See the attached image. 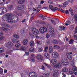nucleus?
<instances>
[{
    "label": "nucleus",
    "mask_w": 77,
    "mask_h": 77,
    "mask_svg": "<svg viewBox=\"0 0 77 77\" xmlns=\"http://www.w3.org/2000/svg\"><path fill=\"white\" fill-rule=\"evenodd\" d=\"M12 14L8 13L7 14L5 15H4L2 18V20L4 21H8L9 23H13V20H12L13 18L11 17Z\"/></svg>",
    "instance_id": "1"
},
{
    "label": "nucleus",
    "mask_w": 77,
    "mask_h": 77,
    "mask_svg": "<svg viewBox=\"0 0 77 77\" xmlns=\"http://www.w3.org/2000/svg\"><path fill=\"white\" fill-rule=\"evenodd\" d=\"M61 64L64 66H66L69 64V62L66 59H62L61 60Z\"/></svg>",
    "instance_id": "2"
},
{
    "label": "nucleus",
    "mask_w": 77,
    "mask_h": 77,
    "mask_svg": "<svg viewBox=\"0 0 77 77\" xmlns=\"http://www.w3.org/2000/svg\"><path fill=\"white\" fill-rule=\"evenodd\" d=\"M48 29L47 28L45 27H42L40 28L39 31L40 33H44L47 32Z\"/></svg>",
    "instance_id": "3"
},
{
    "label": "nucleus",
    "mask_w": 77,
    "mask_h": 77,
    "mask_svg": "<svg viewBox=\"0 0 77 77\" xmlns=\"http://www.w3.org/2000/svg\"><path fill=\"white\" fill-rule=\"evenodd\" d=\"M7 11V10L5 8H0V14H3L6 13Z\"/></svg>",
    "instance_id": "4"
},
{
    "label": "nucleus",
    "mask_w": 77,
    "mask_h": 77,
    "mask_svg": "<svg viewBox=\"0 0 77 77\" xmlns=\"http://www.w3.org/2000/svg\"><path fill=\"white\" fill-rule=\"evenodd\" d=\"M35 57V55L33 54H31L30 57H29L28 59L31 60L32 62H34L35 61V59L34 58Z\"/></svg>",
    "instance_id": "5"
},
{
    "label": "nucleus",
    "mask_w": 77,
    "mask_h": 77,
    "mask_svg": "<svg viewBox=\"0 0 77 77\" xmlns=\"http://www.w3.org/2000/svg\"><path fill=\"white\" fill-rule=\"evenodd\" d=\"M32 33L34 35H37L39 33V31L38 29H37L35 28H32Z\"/></svg>",
    "instance_id": "6"
},
{
    "label": "nucleus",
    "mask_w": 77,
    "mask_h": 77,
    "mask_svg": "<svg viewBox=\"0 0 77 77\" xmlns=\"http://www.w3.org/2000/svg\"><path fill=\"white\" fill-rule=\"evenodd\" d=\"M49 33L51 36H53L54 35V32L53 28H51L49 29Z\"/></svg>",
    "instance_id": "7"
},
{
    "label": "nucleus",
    "mask_w": 77,
    "mask_h": 77,
    "mask_svg": "<svg viewBox=\"0 0 77 77\" xmlns=\"http://www.w3.org/2000/svg\"><path fill=\"white\" fill-rule=\"evenodd\" d=\"M11 45H13V43H12L11 41H9L8 43H6L5 45V46L7 48L8 47H10Z\"/></svg>",
    "instance_id": "8"
},
{
    "label": "nucleus",
    "mask_w": 77,
    "mask_h": 77,
    "mask_svg": "<svg viewBox=\"0 0 77 77\" xmlns=\"http://www.w3.org/2000/svg\"><path fill=\"white\" fill-rule=\"evenodd\" d=\"M70 54H72V52H69L66 53V56L69 60H71L72 59V56Z\"/></svg>",
    "instance_id": "9"
},
{
    "label": "nucleus",
    "mask_w": 77,
    "mask_h": 77,
    "mask_svg": "<svg viewBox=\"0 0 77 77\" xmlns=\"http://www.w3.org/2000/svg\"><path fill=\"white\" fill-rule=\"evenodd\" d=\"M53 67L57 68H60L62 67V64L60 62L58 63L55 65H54Z\"/></svg>",
    "instance_id": "10"
},
{
    "label": "nucleus",
    "mask_w": 77,
    "mask_h": 77,
    "mask_svg": "<svg viewBox=\"0 0 77 77\" xmlns=\"http://www.w3.org/2000/svg\"><path fill=\"white\" fill-rule=\"evenodd\" d=\"M29 76L30 77H36L37 75L35 72H31L29 73Z\"/></svg>",
    "instance_id": "11"
},
{
    "label": "nucleus",
    "mask_w": 77,
    "mask_h": 77,
    "mask_svg": "<svg viewBox=\"0 0 77 77\" xmlns=\"http://www.w3.org/2000/svg\"><path fill=\"white\" fill-rule=\"evenodd\" d=\"M37 59L38 60H43L44 58L43 56L41 55H38L36 57Z\"/></svg>",
    "instance_id": "12"
},
{
    "label": "nucleus",
    "mask_w": 77,
    "mask_h": 77,
    "mask_svg": "<svg viewBox=\"0 0 77 77\" xmlns=\"http://www.w3.org/2000/svg\"><path fill=\"white\" fill-rule=\"evenodd\" d=\"M52 56L54 58H57L59 56V55L56 52H54L52 53Z\"/></svg>",
    "instance_id": "13"
},
{
    "label": "nucleus",
    "mask_w": 77,
    "mask_h": 77,
    "mask_svg": "<svg viewBox=\"0 0 77 77\" xmlns=\"http://www.w3.org/2000/svg\"><path fill=\"white\" fill-rule=\"evenodd\" d=\"M51 63L53 65H55L57 63V60L56 59H53L51 60Z\"/></svg>",
    "instance_id": "14"
},
{
    "label": "nucleus",
    "mask_w": 77,
    "mask_h": 77,
    "mask_svg": "<svg viewBox=\"0 0 77 77\" xmlns=\"http://www.w3.org/2000/svg\"><path fill=\"white\" fill-rule=\"evenodd\" d=\"M72 69L73 71H76V72L74 73V74L77 75V68L76 66H73L72 67Z\"/></svg>",
    "instance_id": "15"
},
{
    "label": "nucleus",
    "mask_w": 77,
    "mask_h": 77,
    "mask_svg": "<svg viewBox=\"0 0 77 77\" xmlns=\"http://www.w3.org/2000/svg\"><path fill=\"white\" fill-rule=\"evenodd\" d=\"M58 71L57 70H55L53 73L52 74L54 77H57V73Z\"/></svg>",
    "instance_id": "16"
},
{
    "label": "nucleus",
    "mask_w": 77,
    "mask_h": 77,
    "mask_svg": "<svg viewBox=\"0 0 77 77\" xmlns=\"http://www.w3.org/2000/svg\"><path fill=\"white\" fill-rule=\"evenodd\" d=\"M28 42V40L27 39H25L23 40V45H27Z\"/></svg>",
    "instance_id": "17"
},
{
    "label": "nucleus",
    "mask_w": 77,
    "mask_h": 77,
    "mask_svg": "<svg viewBox=\"0 0 77 77\" xmlns=\"http://www.w3.org/2000/svg\"><path fill=\"white\" fill-rule=\"evenodd\" d=\"M24 8V6L23 5H19L17 6V9H19V10H22V9H23Z\"/></svg>",
    "instance_id": "18"
},
{
    "label": "nucleus",
    "mask_w": 77,
    "mask_h": 77,
    "mask_svg": "<svg viewBox=\"0 0 77 77\" xmlns=\"http://www.w3.org/2000/svg\"><path fill=\"white\" fill-rule=\"evenodd\" d=\"M39 16L40 17H42V20H44V18H45V19H47L48 18V17L47 16H44V15H39Z\"/></svg>",
    "instance_id": "19"
},
{
    "label": "nucleus",
    "mask_w": 77,
    "mask_h": 77,
    "mask_svg": "<svg viewBox=\"0 0 77 77\" xmlns=\"http://www.w3.org/2000/svg\"><path fill=\"white\" fill-rule=\"evenodd\" d=\"M12 42L13 43H14V44H16V43H18L19 42V40H17L16 39H13L12 40Z\"/></svg>",
    "instance_id": "20"
},
{
    "label": "nucleus",
    "mask_w": 77,
    "mask_h": 77,
    "mask_svg": "<svg viewBox=\"0 0 77 77\" xmlns=\"http://www.w3.org/2000/svg\"><path fill=\"white\" fill-rule=\"evenodd\" d=\"M43 75H50V73H48V72L45 71L44 72H43Z\"/></svg>",
    "instance_id": "21"
},
{
    "label": "nucleus",
    "mask_w": 77,
    "mask_h": 77,
    "mask_svg": "<svg viewBox=\"0 0 77 77\" xmlns=\"http://www.w3.org/2000/svg\"><path fill=\"white\" fill-rule=\"evenodd\" d=\"M53 51V48H52V46H50L49 47V53H51Z\"/></svg>",
    "instance_id": "22"
},
{
    "label": "nucleus",
    "mask_w": 77,
    "mask_h": 77,
    "mask_svg": "<svg viewBox=\"0 0 77 77\" xmlns=\"http://www.w3.org/2000/svg\"><path fill=\"white\" fill-rule=\"evenodd\" d=\"M29 45L30 46H33L35 45V42L32 40L29 42Z\"/></svg>",
    "instance_id": "23"
},
{
    "label": "nucleus",
    "mask_w": 77,
    "mask_h": 77,
    "mask_svg": "<svg viewBox=\"0 0 77 77\" xmlns=\"http://www.w3.org/2000/svg\"><path fill=\"white\" fill-rule=\"evenodd\" d=\"M44 56L46 58H49V57H50L49 54L47 53H46L44 54Z\"/></svg>",
    "instance_id": "24"
},
{
    "label": "nucleus",
    "mask_w": 77,
    "mask_h": 77,
    "mask_svg": "<svg viewBox=\"0 0 77 77\" xmlns=\"http://www.w3.org/2000/svg\"><path fill=\"white\" fill-rule=\"evenodd\" d=\"M62 71L65 72H67L68 71V69L66 68H63L62 69Z\"/></svg>",
    "instance_id": "25"
},
{
    "label": "nucleus",
    "mask_w": 77,
    "mask_h": 77,
    "mask_svg": "<svg viewBox=\"0 0 77 77\" xmlns=\"http://www.w3.org/2000/svg\"><path fill=\"white\" fill-rule=\"evenodd\" d=\"M70 24H71V22L70 21L67 20L66 22L65 25L67 26H68V25H69Z\"/></svg>",
    "instance_id": "26"
},
{
    "label": "nucleus",
    "mask_w": 77,
    "mask_h": 77,
    "mask_svg": "<svg viewBox=\"0 0 77 77\" xmlns=\"http://www.w3.org/2000/svg\"><path fill=\"white\" fill-rule=\"evenodd\" d=\"M24 2V0H20L18 2V4H23Z\"/></svg>",
    "instance_id": "27"
},
{
    "label": "nucleus",
    "mask_w": 77,
    "mask_h": 77,
    "mask_svg": "<svg viewBox=\"0 0 77 77\" xmlns=\"http://www.w3.org/2000/svg\"><path fill=\"white\" fill-rule=\"evenodd\" d=\"M29 51L31 53H32L35 51V49L33 48H31L29 49Z\"/></svg>",
    "instance_id": "28"
},
{
    "label": "nucleus",
    "mask_w": 77,
    "mask_h": 77,
    "mask_svg": "<svg viewBox=\"0 0 77 77\" xmlns=\"http://www.w3.org/2000/svg\"><path fill=\"white\" fill-rule=\"evenodd\" d=\"M43 63L46 66H47V67L49 69H51L50 68H51V66H50V65L48 64H46L45 63Z\"/></svg>",
    "instance_id": "29"
},
{
    "label": "nucleus",
    "mask_w": 77,
    "mask_h": 77,
    "mask_svg": "<svg viewBox=\"0 0 77 77\" xmlns=\"http://www.w3.org/2000/svg\"><path fill=\"white\" fill-rule=\"evenodd\" d=\"M68 5V2H64L63 4V8H65L66 7V5Z\"/></svg>",
    "instance_id": "30"
},
{
    "label": "nucleus",
    "mask_w": 77,
    "mask_h": 77,
    "mask_svg": "<svg viewBox=\"0 0 77 77\" xmlns=\"http://www.w3.org/2000/svg\"><path fill=\"white\" fill-rule=\"evenodd\" d=\"M15 46L16 47H17V48H19V47H21V44H20V43H18V44L16 45Z\"/></svg>",
    "instance_id": "31"
},
{
    "label": "nucleus",
    "mask_w": 77,
    "mask_h": 77,
    "mask_svg": "<svg viewBox=\"0 0 77 77\" xmlns=\"http://www.w3.org/2000/svg\"><path fill=\"white\" fill-rule=\"evenodd\" d=\"M42 50H43V49L42 47H40L38 48V51L39 52H41Z\"/></svg>",
    "instance_id": "32"
},
{
    "label": "nucleus",
    "mask_w": 77,
    "mask_h": 77,
    "mask_svg": "<svg viewBox=\"0 0 77 77\" xmlns=\"http://www.w3.org/2000/svg\"><path fill=\"white\" fill-rule=\"evenodd\" d=\"M69 11H70L71 15H73L74 14H73V10L72 9L70 8L69 9Z\"/></svg>",
    "instance_id": "33"
},
{
    "label": "nucleus",
    "mask_w": 77,
    "mask_h": 77,
    "mask_svg": "<svg viewBox=\"0 0 77 77\" xmlns=\"http://www.w3.org/2000/svg\"><path fill=\"white\" fill-rule=\"evenodd\" d=\"M13 37L14 38H19V36H18V35H17V34H14L13 35Z\"/></svg>",
    "instance_id": "34"
},
{
    "label": "nucleus",
    "mask_w": 77,
    "mask_h": 77,
    "mask_svg": "<svg viewBox=\"0 0 77 77\" xmlns=\"http://www.w3.org/2000/svg\"><path fill=\"white\" fill-rule=\"evenodd\" d=\"M53 42L54 44H58V42L57 40H56L55 39H54V40L53 41Z\"/></svg>",
    "instance_id": "35"
},
{
    "label": "nucleus",
    "mask_w": 77,
    "mask_h": 77,
    "mask_svg": "<svg viewBox=\"0 0 77 77\" xmlns=\"http://www.w3.org/2000/svg\"><path fill=\"white\" fill-rule=\"evenodd\" d=\"M7 8L10 9H12L13 8V5H8L7 6Z\"/></svg>",
    "instance_id": "36"
},
{
    "label": "nucleus",
    "mask_w": 77,
    "mask_h": 77,
    "mask_svg": "<svg viewBox=\"0 0 77 77\" xmlns=\"http://www.w3.org/2000/svg\"><path fill=\"white\" fill-rule=\"evenodd\" d=\"M54 49H59L60 47L56 45H55L54 47Z\"/></svg>",
    "instance_id": "37"
},
{
    "label": "nucleus",
    "mask_w": 77,
    "mask_h": 77,
    "mask_svg": "<svg viewBox=\"0 0 77 77\" xmlns=\"http://www.w3.org/2000/svg\"><path fill=\"white\" fill-rule=\"evenodd\" d=\"M4 49L2 48H0V53H2L3 52H4Z\"/></svg>",
    "instance_id": "38"
},
{
    "label": "nucleus",
    "mask_w": 77,
    "mask_h": 77,
    "mask_svg": "<svg viewBox=\"0 0 77 77\" xmlns=\"http://www.w3.org/2000/svg\"><path fill=\"white\" fill-rule=\"evenodd\" d=\"M26 49V48L25 47L23 46V47H21L20 48V49L21 50H22V51H25Z\"/></svg>",
    "instance_id": "39"
},
{
    "label": "nucleus",
    "mask_w": 77,
    "mask_h": 77,
    "mask_svg": "<svg viewBox=\"0 0 77 77\" xmlns=\"http://www.w3.org/2000/svg\"><path fill=\"white\" fill-rule=\"evenodd\" d=\"M71 65L72 67L74 66H75V63L74 62H72L71 63Z\"/></svg>",
    "instance_id": "40"
},
{
    "label": "nucleus",
    "mask_w": 77,
    "mask_h": 77,
    "mask_svg": "<svg viewBox=\"0 0 77 77\" xmlns=\"http://www.w3.org/2000/svg\"><path fill=\"white\" fill-rule=\"evenodd\" d=\"M3 70L1 68H0V74H3Z\"/></svg>",
    "instance_id": "41"
},
{
    "label": "nucleus",
    "mask_w": 77,
    "mask_h": 77,
    "mask_svg": "<svg viewBox=\"0 0 77 77\" xmlns=\"http://www.w3.org/2000/svg\"><path fill=\"white\" fill-rule=\"evenodd\" d=\"M69 72L70 74H74V72H73V71H72V70L71 69H70L69 70Z\"/></svg>",
    "instance_id": "42"
},
{
    "label": "nucleus",
    "mask_w": 77,
    "mask_h": 77,
    "mask_svg": "<svg viewBox=\"0 0 77 77\" xmlns=\"http://www.w3.org/2000/svg\"><path fill=\"white\" fill-rule=\"evenodd\" d=\"M5 39V37L3 36L0 37V41H2V40H3Z\"/></svg>",
    "instance_id": "43"
},
{
    "label": "nucleus",
    "mask_w": 77,
    "mask_h": 77,
    "mask_svg": "<svg viewBox=\"0 0 77 77\" xmlns=\"http://www.w3.org/2000/svg\"><path fill=\"white\" fill-rule=\"evenodd\" d=\"M50 35H50V33H48L46 35V38H49Z\"/></svg>",
    "instance_id": "44"
},
{
    "label": "nucleus",
    "mask_w": 77,
    "mask_h": 77,
    "mask_svg": "<svg viewBox=\"0 0 77 77\" xmlns=\"http://www.w3.org/2000/svg\"><path fill=\"white\" fill-rule=\"evenodd\" d=\"M73 41H74L72 39H71L69 42V44H72V43H73Z\"/></svg>",
    "instance_id": "45"
},
{
    "label": "nucleus",
    "mask_w": 77,
    "mask_h": 77,
    "mask_svg": "<svg viewBox=\"0 0 77 77\" xmlns=\"http://www.w3.org/2000/svg\"><path fill=\"white\" fill-rule=\"evenodd\" d=\"M48 47H46L45 49V52H47V51H48Z\"/></svg>",
    "instance_id": "46"
},
{
    "label": "nucleus",
    "mask_w": 77,
    "mask_h": 77,
    "mask_svg": "<svg viewBox=\"0 0 77 77\" xmlns=\"http://www.w3.org/2000/svg\"><path fill=\"white\" fill-rule=\"evenodd\" d=\"M74 19L75 20L77 21V15L75 14L74 17Z\"/></svg>",
    "instance_id": "47"
},
{
    "label": "nucleus",
    "mask_w": 77,
    "mask_h": 77,
    "mask_svg": "<svg viewBox=\"0 0 77 77\" xmlns=\"http://www.w3.org/2000/svg\"><path fill=\"white\" fill-rule=\"evenodd\" d=\"M53 6L52 5H49V9H53Z\"/></svg>",
    "instance_id": "48"
},
{
    "label": "nucleus",
    "mask_w": 77,
    "mask_h": 77,
    "mask_svg": "<svg viewBox=\"0 0 77 77\" xmlns=\"http://www.w3.org/2000/svg\"><path fill=\"white\" fill-rule=\"evenodd\" d=\"M6 0H0V3H3Z\"/></svg>",
    "instance_id": "49"
},
{
    "label": "nucleus",
    "mask_w": 77,
    "mask_h": 77,
    "mask_svg": "<svg viewBox=\"0 0 77 77\" xmlns=\"http://www.w3.org/2000/svg\"><path fill=\"white\" fill-rule=\"evenodd\" d=\"M41 69H42V70H45V67H44V66L42 65L41 66Z\"/></svg>",
    "instance_id": "50"
},
{
    "label": "nucleus",
    "mask_w": 77,
    "mask_h": 77,
    "mask_svg": "<svg viewBox=\"0 0 77 77\" xmlns=\"http://www.w3.org/2000/svg\"><path fill=\"white\" fill-rule=\"evenodd\" d=\"M23 32L22 33L21 32V34L22 35H26V32L24 31H23Z\"/></svg>",
    "instance_id": "51"
},
{
    "label": "nucleus",
    "mask_w": 77,
    "mask_h": 77,
    "mask_svg": "<svg viewBox=\"0 0 77 77\" xmlns=\"http://www.w3.org/2000/svg\"><path fill=\"white\" fill-rule=\"evenodd\" d=\"M73 38L75 40H76L77 41V36L76 35H75L74 36H73Z\"/></svg>",
    "instance_id": "52"
},
{
    "label": "nucleus",
    "mask_w": 77,
    "mask_h": 77,
    "mask_svg": "<svg viewBox=\"0 0 77 77\" xmlns=\"http://www.w3.org/2000/svg\"><path fill=\"white\" fill-rule=\"evenodd\" d=\"M46 43L48 44H49L50 43V41L49 40H47Z\"/></svg>",
    "instance_id": "53"
},
{
    "label": "nucleus",
    "mask_w": 77,
    "mask_h": 77,
    "mask_svg": "<svg viewBox=\"0 0 77 77\" xmlns=\"http://www.w3.org/2000/svg\"><path fill=\"white\" fill-rule=\"evenodd\" d=\"M52 23H53V24H54V25H55L56 24V22H54V20H52L51 21Z\"/></svg>",
    "instance_id": "54"
},
{
    "label": "nucleus",
    "mask_w": 77,
    "mask_h": 77,
    "mask_svg": "<svg viewBox=\"0 0 77 77\" xmlns=\"http://www.w3.org/2000/svg\"><path fill=\"white\" fill-rule=\"evenodd\" d=\"M65 13L66 14H69V11L68 10H66L65 11Z\"/></svg>",
    "instance_id": "55"
},
{
    "label": "nucleus",
    "mask_w": 77,
    "mask_h": 77,
    "mask_svg": "<svg viewBox=\"0 0 77 77\" xmlns=\"http://www.w3.org/2000/svg\"><path fill=\"white\" fill-rule=\"evenodd\" d=\"M3 35V32L2 31H0V36H2Z\"/></svg>",
    "instance_id": "56"
},
{
    "label": "nucleus",
    "mask_w": 77,
    "mask_h": 77,
    "mask_svg": "<svg viewBox=\"0 0 77 77\" xmlns=\"http://www.w3.org/2000/svg\"><path fill=\"white\" fill-rule=\"evenodd\" d=\"M25 54L26 55V56H28L29 54V52H25Z\"/></svg>",
    "instance_id": "57"
},
{
    "label": "nucleus",
    "mask_w": 77,
    "mask_h": 77,
    "mask_svg": "<svg viewBox=\"0 0 77 77\" xmlns=\"http://www.w3.org/2000/svg\"><path fill=\"white\" fill-rule=\"evenodd\" d=\"M35 42H36L37 44H39V42H38V40H35Z\"/></svg>",
    "instance_id": "58"
},
{
    "label": "nucleus",
    "mask_w": 77,
    "mask_h": 77,
    "mask_svg": "<svg viewBox=\"0 0 77 77\" xmlns=\"http://www.w3.org/2000/svg\"><path fill=\"white\" fill-rule=\"evenodd\" d=\"M48 3H50V4H52L53 3V2L51 1H49L48 2Z\"/></svg>",
    "instance_id": "59"
},
{
    "label": "nucleus",
    "mask_w": 77,
    "mask_h": 77,
    "mask_svg": "<svg viewBox=\"0 0 77 77\" xmlns=\"http://www.w3.org/2000/svg\"><path fill=\"white\" fill-rule=\"evenodd\" d=\"M4 26L6 27H9V25L8 24H5L4 25Z\"/></svg>",
    "instance_id": "60"
},
{
    "label": "nucleus",
    "mask_w": 77,
    "mask_h": 77,
    "mask_svg": "<svg viewBox=\"0 0 77 77\" xmlns=\"http://www.w3.org/2000/svg\"><path fill=\"white\" fill-rule=\"evenodd\" d=\"M68 1L69 2H70V3H72L73 2V0H68Z\"/></svg>",
    "instance_id": "61"
},
{
    "label": "nucleus",
    "mask_w": 77,
    "mask_h": 77,
    "mask_svg": "<svg viewBox=\"0 0 77 77\" xmlns=\"http://www.w3.org/2000/svg\"><path fill=\"white\" fill-rule=\"evenodd\" d=\"M8 72V71L6 69H5L4 70V73H7V72Z\"/></svg>",
    "instance_id": "62"
},
{
    "label": "nucleus",
    "mask_w": 77,
    "mask_h": 77,
    "mask_svg": "<svg viewBox=\"0 0 77 77\" xmlns=\"http://www.w3.org/2000/svg\"><path fill=\"white\" fill-rule=\"evenodd\" d=\"M36 38H37V39H39V38H41V37L39 36H36Z\"/></svg>",
    "instance_id": "63"
},
{
    "label": "nucleus",
    "mask_w": 77,
    "mask_h": 77,
    "mask_svg": "<svg viewBox=\"0 0 77 77\" xmlns=\"http://www.w3.org/2000/svg\"><path fill=\"white\" fill-rule=\"evenodd\" d=\"M59 29L60 30H61L62 29V26H60L59 28Z\"/></svg>",
    "instance_id": "64"
}]
</instances>
